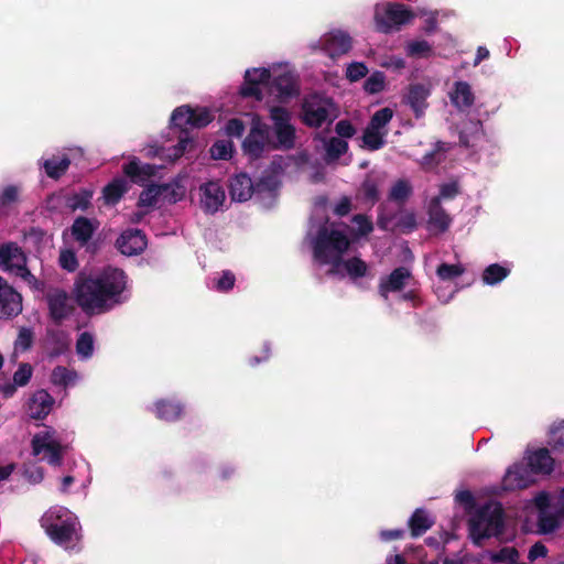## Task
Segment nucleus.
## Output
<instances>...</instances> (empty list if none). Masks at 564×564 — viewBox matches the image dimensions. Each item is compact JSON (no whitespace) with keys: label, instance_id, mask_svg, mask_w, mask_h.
Listing matches in <instances>:
<instances>
[{"label":"nucleus","instance_id":"obj_16","mask_svg":"<svg viewBox=\"0 0 564 564\" xmlns=\"http://www.w3.org/2000/svg\"><path fill=\"white\" fill-rule=\"evenodd\" d=\"M202 207L205 212L215 214L224 204L225 191L218 182H207L200 186Z\"/></svg>","mask_w":564,"mask_h":564},{"label":"nucleus","instance_id":"obj_28","mask_svg":"<svg viewBox=\"0 0 564 564\" xmlns=\"http://www.w3.org/2000/svg\"><path fill=\"white\" fill-rule=\"evenodd\" d=\"M451 100L458 109L470 108L475 102L470 85L463 80L456 82L454 90L451 93Z\"/></svg>","mask_w":564,"mask_h":564},{"label":"nucleus","instance_id":"obj_24","mask_svg":"<svg viewBox=\"0 0 564 564\" xmlns=\"http://www.w3.org/2000/svg\"><path fill=\"white\" fill-rule=\"evenodd\" d=\"M122 171L131 182L135 184H143L156 174V166L149 163L141 164L138 158H133L122 166Z\"/></svg>","mask_w":564,"mask_h":564},{"label":"nucleus","instance_id":"obj_29","mask_svg":"<svg viewBox=\"0 0 564 564\" xmlns=\"http://www.w3.org/2000/svg\"><path fill=\"white\" fill-rule=\"evenodd\" d=\"M127 191L128 183L123 177L113 178L102 189L105 204L109 206L118 204Z\"/></svg>","mask_w":564,"mask_h":564},{"label":"nucleus","instance_id":"obj_62","mask_svg":"<svg viewBox=\"0 0 564 564\" xmlns=\"http://www.w3.org/2000/svg\"><path fill=\"white\" fill-rule=\"evenodd\" d=\"M225 129L227 135L240 138L245 132L246 126L241 119L232 118L227 121Z\"/></svg>","mask_w":564,"mask_h":564},{"label":"nucleus","instance_id":"obj_51","mask_svg":"<svg viewBox=\"0 0 564 564\" xmlns=\"http://www.w3.org/2000/svg\"><path fill=\"white\" fill-rule=\"evenodd\" d=\"M447 148L446 144L442 141H437L435 143V147L432 151L424 154L422 159L423 165H433L438 164L443 160V154L446 152Z\"/></svg>","mask_w":564,"mask_h":564},{"label":"nucleus","instance_id":"obj_47","mask_svg":"<svg viewBox=\"0 0 564 564\" xmlns=\"http://www.w3.org/2000/svg\"><path fill=\"white\" fill-rule=\"evenodd\" d=\"M519 552L513 546H505L497 552L491 553L490 560L494 563H518Z\"/></svg>","mask_w":564,"mask_h":564},{"label":"nucleus","instance_id":"obj_18","mask_svg":"<svg viewBox=\"0 0 564 564\" xmlns=\"http://www.w3.org/2000/svg\"><path fill=\"white\" fill-rule=\"evenodd\" d=\"M99 227V221L90 219L85 216H78L75 218L70 226V234L73 239L80 246L85 247L88 245L94 234Z\"/></svg>","mask_w":564,"mask_h":564},{"label":"nucleus","instance_id":"obj_9","mask_svg":"<svg viewBox=\"0 0 564 564\" xmlns=\"http://www.w3.org/2000/svg\"><path fill=\"white\" fill-rule=\"evenodd\" d=\"M270 133L269 124L260 121L252 122L250 131L241 144L243 153L251 160L260 159L265 149H271Z\"/></svg>","mask_w":564,"mask_h":564},{"label":"nucleus","instance_id":"obj_60","mask_svg":"<svg viewBox=\"0 0 564 564\" xmlns=\"http://www.w3.org/2000/svg\"><path fill=\"white\" fill-rule=\"evenodd\" d=\"M32 377V367L29 364H21L13 375V381L19 387L26 386Z\"/></svg>","mask_w":564,"mask_h":564},{"label":"nucleus","instance_id":"obj_27","mask_svg":"<svg viewBox=\"0 0 564 564\" xmlns=\"http://www.w3.org/2000/svg\"><path fill=\"white\" fill-rule=\"evenodd\" d=\"M158 419L173 422L182 417L184 405L180 401L161 399L154 404Z\"/></svg>","mask_w":564,"mask_h":564},{"label":"nucleus","instance_id":"obj_14","mask_svg":"<svg viewBox=\"0 0 564 564\" xmlns=\"http://www.w3.org/2000/svg\"><path fill=\"white\" fill-rule=\"evenodd\" d=\"M270 78L271 73L267 68H253L252 70H247L239 94L245 98L254 97L257 100H261L262 91L260 85L267 84Z\"/></svg>","mask_w":564,"mask_h":564},{"label":"nucleus","instance_id":"obj_42","mask_svg":"<svg viewBox=\"0 0 564 564\" xmlns=\"http://www.w3.org/2000/svg\"><path fill=\"white\" fill-rule=\"evenodd\" d=\"M386 87V75L384 73L377 70L372 73L364 83V89L370 95L379 94L384 90Z\"/></svg>","mask_w":564,"mask_h":564},{"label":"nucleus","instance_id":"obj_50","mask_svg":"<svg viewBox=\"0 0 564 564\" xmlns=\"http://www.w3.org/2000/svg\"><path fill=\"white\" fill-rule=\"evenodd\" d=\"M34 340V333L31 328L21 327L18 337L14 341L17 350L26 351L32 347Z\"/></svg>","mask_w":564,"mask_h":564},{"label":"nucleus","instance_id":"obj_17","mask_svg":"<svg viewBox=\"0 0 564 564\" xmlns=\"http://www.w3.org/2000/svg\"><path fill=\"white\" fill-rule=\"evenodd\" d=\"M412 276L411 271L405 267L395 268L388 276L381 278L379 282V294L388 299L389 292H399L401 291L409 280Z\"/></svg>","mask_w":564,"mask_h":564},{"label":"nucleus","instance_id":"obj_37","mask_svg":"<svg viewBox=\"0 0 564 564\" xmlns=\"http://www.w3.org/2000/svg\"><path fill=\"white\" fill-rule=\"evenodd\" d=\"M394 230L408 235L417 228L416 216L413 212H402L393 224Z\"/></svg>","mask_w":564,"mask_h":564},{"label":"nucleus","instance_id":"obj_41","mask_svg":"<svg viewBox=\"0 0 564 564\" xmlns=\"http://www.w3.org/2000/svg\"><path fill=\"white\" fill-rule=\"evenodd\" d=\"M76 352L82 359H88L94 354V336L88 333H82L76 341Z\"/></svg>","mask_w":564,"mask_h":564},{"label":"nucleus","instance_id":"obj_6","mask_svg":"<svg viewBox=\"0 0 564 564\" xmlns=\"http://www.w3.org/2000/svg\"><path fill=\"white\" fill-rule=\"evenodd\" d=\"M272 120L271 131L275 139L271 140V150H292L295 147L296 129L291 122V112L281 106H273L269 110Z\"/></svg>","mask_w":564,"mask_h":564},{"label":"nucleus","instance_id":"obj_34","mask_svg":"<svg viewBox=\"0 0 564 564\" xmlns=\"http://www.w3.org/2000/svg\"><path fill=\"white\" fill-rule=\"evenodd\" d=\"M388 131H379L371 129L370 127H366L362 133V143L364 147L369 151H377L386 144V135Z\"/></svg>","mask_w":564,"mask_h":564},{"label":"nucleus","instance_id":"obj_26","mask_svg":"<svg viewBox=\"0 0 564 564\" xmlns=\"http://www.w3.org/2000/svg\"><path fill=\"white\" fill-rule=\"evenodd\" d=\"M271 89L281 101L299 95L296 82L291 74L276 76L272 82Z\"/></svg>","mask_w":564,"mask_h":564},{"label":"nucleus","instance_id":"obj_56","mask_svg":"<svg viewBox=\"0 0 564 564\" xmlns=\"http://www.w3.org/2000/svg\"><path fill=\"white\" fill-rule=\"evenodd\" d=\"M550 445L554 451L564 452V422L551 430Z\"/></svg>","mask_w":564,"mask_h":564},{"label":"nucleus","instance_id":"obj_23","mask_svg":"<svg viewBox=\"0 0 564 564\" xmlns=\"http://www.w3.org/2000/svg\"><path fill=\"white\" fill-rule=\"evenodd\" d=\"M527 460L530 471L535 475H550L554 469V458L545 447L529 453Z\"/></svg>","mask_w":564,"mask_h":564},{"label":"nucleus","instance_id":"obj_11","mask_svg":"<svg viewBox=\"0 0 564 564\" xmlns=\"http://www.w3.org/2000/svg\"><path fill=\"white\" fill-rule=\"evenodd\" d=\"M22 310V295L0 275V319L17 317Z\"/></svg>","mask_w":564,"mask_h":564},{"label":"nucleus","instance_id":"obj_10","mask_svg":"<svg viewBox=\"0 0 564 564\" xmlns=\"http://www.w3.org/2000/svg\"><path fill=\"white\" fill-rule=\"evenodd\" d=\"M275 186V180L272 176H264L259 180L254 186L250 176L246 173L237 174L231 178L229 184V193L232 200L247 202L251 198L252 193L256 188L259 191L268 189L271 191Z\"/></svg>","mask_w":564,"mask_h":564},{"label":"nucleus","instance_id":"obj_63","mask_svg":"<svg viewBox=\"0 0 564 564\" xmlns=\"http://www.w3.org/2000/svg\"><path fill=\"white\" fill-rule=\"evenodd\" d=\"M15 275L21 278L24 282H26L28 285L33 290L40 291L44 286L43 282L39 281L36 276L31 273L26 265L23 269H21L18 273H15Z\"/></svg>","mask_w":564,"mask_h":564},{"label":"nucleus","instance_id":"obj_36","mask_svg":"<svg viewBox=\"0 0 564 564\" xmlns=\"http://www.w3.org/2000/svg\"><path fill=\"white\" fill-rule=\"evenodd\" d=\"M339 265H343L351 280H357L366 276L368 272V264L358 257H352L347 260H343Z\"/></svg>","mask_w":564,"mask_h":564},{"label":"nucleus","instance_id":"obj_25","mask_svg":"<svg viewBox=\"0 0 564 564\" xmlns=\"http://www.w3.org/2000/svg\"><path fill=\"white\" fill-rule=\"evenodd\" d=\"M54 404L53 397L45 390L36 391L29 403L30 416L34 420L45 419Z\"/></svg>","mask_w":564,"mask_h":564},{"label":"nucleus","instance_id":"obj_13","mask_svg":"<svg viewBox=\"0 0 564 564\" xmlns=\"http://www.w3.org/2000/svg\"><path fill=\"white\" fill-rule=\"evenodd\" d=\"M28 257L23 249L13 241L0 246V268L10 273H18L26 265Z\"/></svg>","mask_w":564,"mask_h":564},{"label":"nucleus","instance_id":"obj_33","mask_svg":"<svg viewBox=\"0 0 564 564\" xmlns=\"http://www.w3.org/2000/svg\"><path fill=\"white\" fill-rule=\"evenodd\" d=\"M69 165L70 160L67 155H63L62 158L53 156L45 160L43 163L46 175L53 180L61 178L66 173Z\"/></svg>","mask_w":564,"mask_h":564},{"label":"nucleus","instance_id":"obj_52","mask_svg":"<svg viewBox=\"0 0 564 564\" xmlns=\"http://www.w3.org/2000/svg\"><path fill=\"white\" fill-rule=\"evenodd\" d=\"M368 68L362 62H352L347 66L346 77L349 82L355 83L366 77Z\"/></svg>","mask_w":564,"mask_h":564},{"label":"nucleus","instance_id":"obj_61","mask_svg":"<svg viewBox=\"0 0 564 564\" xmlns=\"http://www.w3.org/2000/svg\"><path fill=\"white\" fill-rule=\"evenodd\" d=\"M558 520L553 514H542L539 518V528L543 533H551L558 528Z\"/></svg>","mask_w":564,"mask_h":564},{"label":"nucleus","instance_id":"obj_48","mask_svg":"<svg viewBox=\"0 0 564 564\" xmlns=\"http://www.w3.org/2000/svg\"><path fill=\"white\" fill-rule=\"evenodd\" d=\"M432 52V46L425 40L412 41L406 45V54L411 57H427Z\"/></svg>","mask_w":564,"mask_h":564},{"label":"nucleus","instance_id":"obj_49","mask_svg":"<svg viewBox=\"0 0 564 564\" xmlns=\"http://www.w3.org/2000/svg\"><path fill=\"white\" fill-rule=\"evenodd\" d=\"M46 460L51 466H61L63 464L64 446L59 442L45 447Z\"/></svg>","mask_w":564,"mask_h":564},{"label":"nucleus","instance_id":"obj_54","mask_svg":"<svg viewBox=\"0 0 564 564\" xmlns=\"http://www.w3.org/2000/svg\"><path fill=\"white\" fill-rule=\"evenodd\" d=\"M58 261L59 265L68 272H74L78 268L77 257L72 250H62Z\"/></svg>","mask_w":564,"mask_h":564},{"label":"nucleus","instance_id":"obj_32","mask_svg":"<svg viewBox=\"0 0 564 564\" xmlns=\"http://www.w3.org/2000/svg\"><path fill=\"white\" fill-rule=\"evenodd\" d=\"M94 191L83 187L66 197V206L72 210H87L91 205Z\"/></svg>","mask_w":564,"mask_h":564},{"label":"nucleus","instance_id":"obj_15","mask_svg":"<svg viewBox=\"0 0 564 564\" xmlns=\"http://www.w3.org/2000/svg\"><path fill=\"white\" fill-rule=\"evenodd\" d=\"M427 226L430 230L443 234L448 230L452 224V217L442 207L441 197H433L427 206Z\"/></svg>","mask_w":564,"mask_h":564},{"label":"nucleus","instance_id":"obj_2","mask_svg":"<svg viewBox=\"0 0 564 564\" xmlns=\"http://www.w3.org/2000/svg\"><path fill=\"white\" fill-rule=\"evenodd\" d=\"M213 120V113L205 107L193 108L188 105H183L175 108L171 116V122L181 129V134L177 144L170 149L169 158L175 161L186 152L194 150L195 141L189 137L187 127L202 129L207 127Z\"/></svg>","mask_w":564,"mask_h":564},{"label":"nucleus","instance_id":"obj_57","mask_svg":"<svg viewBox=\"0 0 564 564\" xmlns=\"http://www.w3.org/2000/svg\"><path fill=\"white\" fill-rule=\"evenodd\" d=\"M361 193L368 202L376 203L379 199L378 185L373 180L367 178L361 184Z\"/></svg>","mask_w":564,"mask_h":564},{"label":"nucleus","instance_id":"obj_35","mask_svg":"<svg viewBox=\"0 0 564 564\" xmlns=\"http://www.w3.org/2000/svg\"><path fill=\"white\" fill-rule=\"evenodd\" d=\"M510 273L508 268L499 263L489 264L482 272L481 279L485 284L495 285L503 281Z\"/></svg>","mask_w":564,"mask_h":564},{"label":"nucleus","instance_id":"obj_8","mask_svg":"<svg viewBox=\"0 0 564 564\" xmlns=\"http://www.w3.org/2000/svg\"><path fill=\"white\" fill-rule=\"evenodd\" d=\"M414 18V13L404 4L389 2L382 8H376L375 24L376 30L388 34L393 30H400Z\"/></svg>","mask_w":564,"mask_h":564},{"label":"nucleus","instance_id":"obj_1","mask_svg":"<svg viewBox=\"0 0 564 564\" xmlns=\"http://www.w3.org/2000/svg\"><path fill=\"white\" fill-rule=\"evenodd\" d=\"M128 275L122 269L107 267L96 275L80 273L75 281V299L87 314L104 313L123 302Z\"/></svg>","mask_w":564,"mask_h":564},{"label":"nucleus","instance_id":"obj_38","mask_svg":"<svg viewBox=\"0 0 564 564\" xmlns=\"http://www.w3.org/2000/svg\"><path fill=\"white\" fill-rule=\"evenodd\" d=\"M393 118V110L389 107L377 110L370 118L368 127L375 130L384 131L386 127Z\"/></svg>","mask_w":564,"mask_h":564},{"label":"nucleus","instance_id":"obj_22","mask_svg":"<svg viewBox=\"0 0 564 564\" xmlns=\"http://www.w3.org/2000/svg\"><path fill=\"white\" fill-rule=\"evenodd\" d=\"M163 194H171L169 202L176 203L180 197L170 184H152L141 192L138 200L140 207H153L159 202V197Z\"/></svg>","mask_w":564,"mask_h":564},{"label":"nucleus","instance_id":"obj_20","mask_svg":"<svg viewBox=\"0 0 564 564\" xmlns=\"http://www.w3.org/2000/svg\"><path fill=\"white\" fill-rule=\"evenodd\" d=\"M323 48L333 58L341 56L351 48V37L341 31L330 32L323 40Z\"/></svg>","mask_w":564,"mask_h":564},{"label":"nucleus","instance_id":"obj_55","mask_svg":"<svg viewBox=\"0 0 564 564\" xmlns=\"http://www.w3.org/2000/svg\"><path fill=\"white\" fill-rule=\"evenodd\" d=\"M456 500L464 506L466 512L468 514H473L476 509L478 508L477 507V502H476V499L474 497V495L469 491V490H463V491H459L457 495H456Z\"/></svg>","mask_w":564,"mask_h":564},{"label":"nucleus","instance_id":"obj_21","mask_svg":"<svg viewBox=\"0 0 564 564\" xmlns=\"http://www.w3.org/2000/svg\"><path fill=\"white\" fill-rule=\"evenodd\" d=\"M430 94V88L423 84H411L409 86L405 102L413 110L415 118H421L424 115L429 107L426 99Z\"/></svg>","mask_w":564,"mask_h":564},{"label":"nucleus","instance_id":"obj_3","mask_svg":"<svg viewBox=\"0 0 564 564\" xmlns=\"http://www.w3.org/2000/svg\"><path fill=\"white\" fill-rule=\"evenodd\" d=\"M503 529L505 511L500 502H486L468 519L469 535L477 546H481L486 539L502 534Z\"/></svg>","mask_w":564,"mask_h":564},{"label":"nucleus","instance_id":"obj_58","mask_svg":"<svg viewBox=\"0 0 564 564\" xmlns=\"http://www.w3.org/2000/svg\"><path fill=\"white\" fill-rule=\"evenodd\" d=\"M235 281V274L231 271L226 270L223 271L221 276L216 280L214 288L218 292H228L234 288Z\"/></svg>","mask_w":564,"mask_h":564},{"label":"nucleus","instance_id":"obj_39","mask_svg":"<svg viewBox=\"0 0 564 564\" xmlns=\"http://www.w3.org/2000/svg\"><path fill=\"white\" fill-rule=\"evenodd\" d=\"M235 147L231 140H217L209 149L214 160H230Z\"/></svg>","mask_w":564,"mask_h":564},{"label":"nucleus","instance_id":"obj_40","mask_svg":"<svg viewBox=\"0 0 564 564\" xmlns=\"http://www.w3.org/2000/svg\"><path fill=\"white\" fill-rule=\"evenodd\" d=\"M54 431H44L36 433L31 441L32 454L39 456L45 447L51 444L57 443L58 441L53 438Z\"/></svg>","mask_w":564,"mask_h":564},{"label":"nucleus","instance_id":"obj_59","mask_svg":"<svg viewBox=\"0 0 564 564\" xmlns=\"http://www.w3.org/2000/svg\"><path fill=\"white\" fill-rule=\"evenodd\" d=\"M335 132L337 133V138L340 139H350L352 138L357 130L355 126L347 119L339 120L335 126Z\"/></svg>","mask_w":564,"mask_h":564},{"label":"nucleus","instance_id":"obj_5","mask_svg":"<svg viewBox=\"0 0 564 564\" xmlns=\"http://www.w3.org/2000/svg\"><path fill=\"white\" fill-rule=\"evenodd\" d=\"M348 248L349 240L344 232L322 227L314 240L313 254L321 264L332 263L337 268L341 262V254Z\"/></svg>","mask_w":564,"mask_h":564},{"label":"nucleus","instance_id":"obj_46","mask_svg":"<svg viewBox=\"0 0 564 564\" xmlns=\"http://www.w3.org/2000/svg\"><path fill=\"white\" fill-rule=\"evenodd\" d=\"M527 470L522 465H513L508 469L505 481L510 482L513 487L524 488L528 485V481L523 476Z\"/></svg>","mask_w":564,"mask_h":564},{"label":"nucleus","instance_id":"obj_53","mask_svg":"<svg viewBox=\"0 0 564 564\" xmlns=\"http://www.w3.org/2000/svg\"><path fill=\"white\" fill-rule=\"evenodd\" d=\"M74 377L75 373L63 366L55 367L52 372V381L59 386H67Z\"/></svg>","mask_w":564,"mask_h":564},{"label":"nucleus","instance_id":"obj_7","mask_svg":"<svg viewBox=\"0 0 564 564\" xmlns=\"http://www.w3.org/2000/svg\"><path fill=\"white\" fill-rule=\"evenodd\" d=\"M335 109L332 98L313 93L304 97L301 106V120L310 128H321Z\"/></svg>","mask_w":564,"mask_h":564},{"label":"nucleus","instance_id":"obj_4","mask_svg":"<svg viewBox=\"0 0 564 564\" xmlns=\"http://www.w3.org/2000/svg\"><path fill=\"white\" fill-rule=\"evenodd\" d=\"M41 525L48 538L58 545L68 547L69 544L79 540L78 519L65 507L50 508L41 518Z\"/></svg>","mask_w":564,"mask_h":564},{"label":"nucleus","instance_id":"obj_43","mask_svg":"<svg viewBox=\"0 0 564 564\" xmlns=\"http://www.w3.org/2000/svg\"><path fill=\"white\" fill-rule=\"evenodd\" d=\"M465 272V268L460 264L441 263L436 269L437 276L443 281H452L460 276Z\"/></svg>","mask_w":564,"mask_h":564},{"label":"nucleus","instance_id":"obj_44","mask_svg":"<svg viewBox=\"0 0 564 564\" xmlns=\"http://www.w3.org/2000/svg\"><path fill=\"white\" fill-rule=\"evenodd\" d=\"M21 188L18 185H7L0 192V207L9 208L20 200Z\"/></svg>","mask_w":564,"mask_h":564},{"label":"nucleus","instance_id":"obj_19","mask_svg":"<svg viewBox=\"0 0 564 564\" xmlns=\"http://www.w3.org/2000/svg\"><path fill=\"white\" fill-rule=\"evenodd\" d=\"M46 301L50 316L56 324H59L69 315L70 307L68 306V295L64 290L57 289L50 292L46 295Z\"/></svg>","mask_w":564,"mask_h":564},{"label":"nucleus","instance_id":"obj_64","mask_svg":"<svg viewBox=\"0 0 564 564\" xmlns=\"http://www.w3.org/2000/svg\"><path fill=\"white\" fill-rule=\"evenodd\" d=\"M459 194V185L457 182H449L441 185L440 195L441 199H453Z\"/></svg>","mask_w":564,"mask_h":564},{"label":"nucleus","instance_id":"obj_12","mask_svg":"<svg viewBox=\"0 0 564 564\" xmlns=\"http://www.w3.org/2000/svg\"><path fill=\"white\" fill-rule=\"evenodd\" d=\"M148 246L145 234L141 229L129 228L121 232L116 240L117 249L124 256L141 254Z\"/></svg>","mask_w":564,"mask_h":564},{"label":"nucleus","instance_id":"obj_30","mask_svg":"<svg viewBox=\"0 0 564 564\" xmlns=\"http://www.w3.org/2000/svg\"><path fill=\"white\" fill-rule=\"evenodd\" d=\"M434 524L424 509H416L409 519V528L413 538L423 535Z\"/></svg>","mask_w":564,"mask_h":564},{"label":"nucleus","instance_id":"obj_31","mask_svg":"<svg viewBox=\"0 0 564 564\" xmlns=\"http://www.w3.org/2000/svg\"><path fill=\"white\" fill-rule=\"evenodd\" d=\"M325 155L324 161L327 164L334 163L344 154L347 153L349 145L344 139L330 137L324 142Z\"/></svg>","mask_w":564,"mask_h":564},{"label":"nucleus","instance_id":"obj_45","mask_svg":"<svg viewBox=\"0 0 564 564\" xmlns=\"http://www.w3.org/2000/svg\"><path fill=\"white\" fill-rule=\"evenodd\" d=\"M412 193V187L405 180L397 181L390 189L389 198L395 202L404 203Z\"/></svg>","mask_w":564,"mask_h":564}]
</instances>
